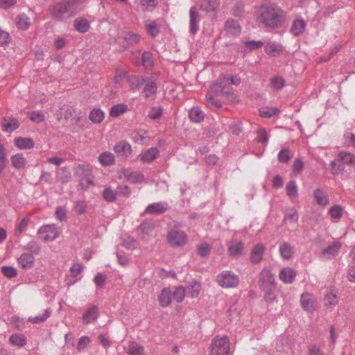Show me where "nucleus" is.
Returning <instances> with one entry per match:
<instances>
[{
	"mask_svg": "<svg viewBox=\"0 0 355 355\" xmlns=\"http://www.w3.org/2000/svg\"><path fill=\"white\" fill-rule=\"evenodd\" d=\"M265 51L267 54L275 56L279 49L278 44L275 42H269L266 44Z\"/></svg>",
	"mask_w": 355,
	"mask_h": 355,
	"instance_id": "052dcab7",
	"label": "nucleus"
},
{
	"mask_svg": "<svg viewBox=\"0 0 355 355\" xmlns=\"http://www.w3.org/2000/svg\"><path fill=\"white\" fill-rule=\"evenodd\" d=\"M105 114L100 109H93L89 114V119L94 123H100L104 119Z\"/></svg>",
	"mask_w": 355,
	"mask_h": 355,
	"instance_id": "a19ab883",
	"label": "nucleus"
},
{
	"mask_svg": "<svg viewBox=\"0 0 355 355\" xmlns=\"http://www.w3.org/2000/svg\"><path fill=\"white\" fill-rule=\"evenodd\" d=\"M137 243L132 236H127L123 239V245L128 250H134L136 248Z\"/></svg>",
	"mask_w": 355,
	"mask_h": 355,
	"instance_id": "69168bd1",
	"label": "nucleus"
},
{
	"mask_svg": "<svg viewBox=\"0 0 355 355\" xmlns=\"http://www.w3.org/2000/svg\"><path fill=\"white\" fill-rule=\"evenodd\" d=\"M125 352L129 355H144V347L136 342H130L125 347Z\"/></svg>",
	"mask_w": 355,
	"mask_h": 355,
	"instance_id": "c756f323",
	"label": "nucleus"
},
{
	"mask_svg": "<svg viewBox=\"0 0 355 355\" xmlns=\"http://www.w3.org/2000/svg\"><path fill=\"white\" fill-rule=\"evenodd\" d=\"M29 223V218L28 217L23 218L19 223L15 234L19 235L24 232H25L27 229L28 225Z\"/></svg>",
	"mask_w": 355,
	"mask_h": 355,
	"instance_id": "4d7b16f0",
	"label": "nucleus"
},
{
	"mask_svg": "<svg viewBox=\"0 0 355 355\" xmlns=\"http://www.w3.org/2000/svg\"><path fill=\"white\" fill-rule=\"evenodd\" d=\"M71 179V172L66 167L58 168L56 170V180L62 183H67Z\"/></svg>",
	"mask_w": 355,
	"mask_h": 355,
	"instance_id": "7c9ffc66",
	"label": "nucleus"
},
{
	"mask_svg": "<svg viewBox=\"0 0 355 355\" xmlns=\"http://www.w3.org/2000/svg\"><path fill=\"white\" fill-rule=\"evenodd\" d=\"M338 297L336 293L332 290L327 291L324 298V303L326 307L335 306L338 303Z\"/></svg>",
	"mask_w": 355,
	"mask_h": 355,
	"instance_id": "c9c22d12",
	"label": "nucleus"
},
{
	"mask_svg": "<svg viewBox=\"0 0 355 355\" xmlns=\"http://www.w3.org/2000/svg\"><path fill=\"white\" fill-rule=\"evenodd\" d=\"M34 257L29 253H24L18 259V263L24 269L31 268L34 265Z\"/></svg>",
	"mask_w": 355,
	"mask_h": 355,
	"instance_id": "b1692460",
	"label": "nucleus"
},
{
	"mask_svg": "<svg viewBox=\"0 0 355 355\" xmlns=\"http://www.w3.org/2000/svg\"><path fill=\"white\" fill-rule=\"evenodd\" d=\"M313 196L316 203L322 207H326L329 204V200L327 194H326L321 189H316L313 192Z\"/></svg>",
	"mask_w": 355,
	"mask_h": 355,
	"instance_id": "bb28decb",
	"label": "nucleus"
},
{
	"mask_svg": "<svg viewBox=\"0 0 355 355\" xmlns=\"http://www.w3.org/2000/svg\"><path fill=\"white\" fill-rule=\"evenodd\" d=\"M210 92L212 94L230 99L234 96L232 87L230 85L229 80L225 76L219 78L210 86Z\"/></svg>",
	"mask_w": 355,
	"mask_h": 355,
	"instance_id": "20e7f679",
	"label": "nucleus"
},
{
	"mask_svg": "<svg viewBox=\"0 0 355 355\" xmlns=\"http://www.w3.org/2000/svg\"><path fill=\"white\" fill-rule=\"evenodd\" d=\"M299 218L298 213L294 207H289L286 209L284 215V220H289L291 223H295Z\"/></svg>",
	"mask_w": 355,
	"mask_h": 355,
	"instance_id": "37998d69",
	"label": "nucleus"
},
{
	"mask_svg": "<svg viewBox=\"0 0 355 355\" xmlns=\"http://www.w3.org/2000/svg\"><path fill=\"white\" fill-rule=\"evenodd\" d=\"M114 150L118 156L128 157L131 154L132 149L130 145L125 141H121L114 146Z\"/></svg>",
	"mask_w": 355,
	"mask_h": 355,
	"instance_id": "4be33fe9",
	"label": "nucleus"
},
{
	"mask_svg": "<svg viewBox=\"0 0 355 355\" xmlns=\"http://www.w3.org/2000/svg\"><path fill=\"white\" fill-rule=\"evenodd\" d=\"M9 340L13 345L23 347L26 343V338L21 334H15L10 336Z\"/></svg>",
	"mask_w": 355,
	"mask_h": 355,
	"instance_id": "f704fd0d",
	"label": "nucleus"
},
{
	"mask_svg": "<svg viewBox=\"0 0 355 355\" xmlns=\"http://www.w3.org/2000/svg\"><path fill=\"white\" fill-rule=\"evenodd\" d=\"M55 217L60 221H65L67 219V213L65 208L61 206H58L56 207L55 210Z\"/></svg>",
	"mask_w": 355,
	"mask_h": 355,
	"instance_id": "13d9d810",
	"label": "nucleus"
},
{
	"mask_svg": "<svg viewBox=\"0 0 355 355\" xmlns=\"http://www.w3.org/2000/svg\"><path fill=\"white\" fill-rule=\"evenodd\" d=\"M10 162L12 167L19 171L24 170L27 165V160L21 153L12 155Z\"/></svg>",
	"mask_w": 355,
	"mask_h": 355,
	"instance_id": "aec40b11",
	"label": "nucleus"
},
{
	"mask_svg": "<svg viewBox=\"0 0 355 355\" xmlns=\"http://www.w3.org/2000/svg\"><path fill=\"white\" fill-rule=\"evenodd\" d=\"M259 15V21L267 28H279L285 23V12L275 4L262 5Z\"/></svg>",
	"mask_w": 355,
	"mask_h": 355,
	"instance_id": "f257e3e1",
	"label": "nucleus"
},
{
	"mask_svg": "<svg viewBox=\"0 0 355 355\" xmlns=\"http://www.w3.org/2000/svg\"><path fill=\"white\" fill-rule=\"evenodd\" d=\"M116 196H118L116 191H113L110 187H106L103 192V199L108 202H114L116 199Z\"/></svg>",
	"mask_w": 355,
	"mask_h": 355,
	"instance_id": "8fccbe9b",
	"label": "nucleus"
},
{
	"mask_svg": "<svg viewBox=\"0 0 355 355\" xmlns=\"http://www.w3.org/2000/svg\"><path fill=\"white\" fill-rule=\"evenodd\" d=\"M52 311L50 308L46 309L42 315L35 317L29 318V321L32 323L39 324L44 322L51 314Z\"/></svg>",
	"mask_w": 355,
	"mask_h": 355,
	"instance_id": "de8ad7c7",
	"label": "nucleus"
},
{
	"mask_svg": "<svg viewBox=\"0 0 355 355\" xmlns=\"http://www.w3.org/2000/svg\"><path fill=\"white\" fill-rule=\"evenodd\" d=\"M99 311L96 306H89L83 315L82 320L84 324H89L97 320Z\"/></svg>",
	"mask_w": 355,
	"mask_h": 355,
	"instance_id": "a211bd4d",
	"label": "nucleus"
},
{
	"mask_svg": "<svg viewBox=\"0 0 355 355\" xmlns=\"http://www.w3.org/2000/svg\"><path fill=\"white\" fill-rule=\"evenodd\" d=\"M219 6L218 0H202L200 8L206 12H216Z\"/></svg>",
	"mask_w": 355,
	"mask_h": 355,
	"instance_id": "a878e982",
	"label": "nucleus"
},
{
	"mask_svg": "<svg viewBox=\"0 0 355 355\" xmlns=\"http://www.w3.org/2000/svg\"><path fill=\"white\" fill-rule=\"evenodd\" d=\"M211 245L207 243H201L197 245V254L200 257H207L209 255Z\"/></svg>",
	"mask_w": 355,
	"mask_h": 355,
	"instance_id": "79ce46f5",
	"label": "nucleus"
},
{
	"mask_svg": "<svg viewBox=\"0 0 355 355\" xmlns=\"http://www.w3.org/2000/svg\"><path fill=\"white\" fill-rule=\"evenodd\" d=\"M128 110V106L125 104H117L112 107L110 111V115L112 117H117Z\"/></svg>",
	"mask_w": 355,
	"mask_h": 355,
	"instance_id": "a18cd8bd",
	"label": "nucleus"
},
{
	"mask_svg": "<svg viewBox=\"0 0 355 355\" xmlns=\"http://www.w3.org/2000/svg\"><path fill=\"white\" fill-rule=\"evenodd\" d=\"M338 157L343 164H355V155L351 153L340 152Z\"/></svg>",
	"mask_w": 355,
	"mask_h": 355,
	"instance_id": "6e6d98bb",
	"label": "nucleus"
},
{
	"mask_svg": "<svg viewBox=\"0 0 355 355\" xmlns=\"http://www.w3.org/2000/svg\"><path fill=\"white\" fill-rule=\"evenodd\" d=\"M41 239L45 242L53 241L60 235V230L55 225H46L40 227L37 232Z\"/></svg>",
	"mask_w": 355,
	"mask_h": 355,
	"instance_id": "1a4fd4ad",
	"label": "nucleus"
},
{
	"mask_svg": "<svg viewBox=\"0 0 355 355\" xmlns=\"http://www.w3.org/2000/svg\"><path fill=\"white\" fill-rule=\"evenodd\" d=\"M172 300L171 291L168 288H164L162 290L158 296L159 305L162 307L168 306Z\"/></svg>",
	"mask_w": 355,
	"mask_h": 355,
	"instance_id": "393cba45",
	"label": "nucleus"
},
{
	"mask_svg": "<svg viewBox=\"0 0 355 355\" xmlns=\"http://www.w3.org/2000/svg\"><path fill=\"white\" fill-rule=\"evenodd\" d=\"M145 26L148 33L153 37H155L159 33V27L157 26L155 21L146 20L145 21Z\"/></svg>",
	"mask_w": 355,
	"mask_h": 355,
	"instance_id": "72a5a7b5",
	"label": "nucleus"
},
{
	"mask_svg": "<svg viewBox=\"0 0 355 355\" xmlns=\"http://www.w3.org/2000/svg\"><path fill=\"white\" fill-rule=\"evenodd\" d=\"M31 24L29 17L24 13H22L17 17V26L19 29L26 30Z\"/></svg>",
	"mask_w": 355,
	"mask_h": 355,
	"instance_id": "58836bf2",
	"label": "nucleus"
},
{
	"mask_svg": "<svg viewBox=\"0 0 355 355\" xmlns=\"http://www.w3.org/2000/svg\"><path fill=\"white\" fill-rule=\"evenodd\" d=\"M230 340L227 336H217L210 345L209 355H229Z\"/></svg>",
	"mask_w": 355,
	"mask_h": 355,
	"instance_id": "39448f33",
	"label": "nucleus"
},
{
	"mask_svg": "<svg viewBox=\"0 0 355 355\" xmlns=\"http://www.w3.org/2000/svg\"><path fill=\"white\" fill-rule=\"evenodd\" d=\"M329 213L332 218H340L342 216L343 210L340 206L336 205L330 208Z\"/></svg>",
	"mask_w": 355,
	"mask_h": 355,
	"instance_id": "774afa93",
	"label": "nucleus"
},
{
	"mask_svg": "<svg viewBox=\"0 0 355 355\" xmlns=\"http://www.w3.org/2000/svg\"><path fill=\"white\" fill-rule=\"evenodd\" d=\"M90 342L91 340L88 336H82L80 338L77 345L78 351L81 352L85 349Z\"/></svg>",
	"mask_w": 355,
	"mask_h": 355,
	"instance_id": "e2e57ef3",
	"label": "nucleus"
},
{
	"mask_svg": "<svg viewBox=\"0 0 355 355\" xmlns=\"http://www.w3.org/2000/svg\"><path fill=\"white\" fill-rule=\"evenodd\" d=\"M227 245L230 256L236 257L243 254L244 243L241 241L237 239L231 240L227 243Z\"/></svg>",
	"mask_w": 355,
	"mask_h": 355,
	"instance_id": "ddd939ff",
	"label": "nucleus"
},
{
	"mask_svg": "<svg viewBox=\"0 0 355 355\" xmlns=\"http://www.w3.org/2000/svg\"><path fill=\"white\" fill-rule=\"evenodd\" d=\"M342 243L338 241H334L322 250L319 258L322 261L331 260L338 256Z\"/></svg>",
	"mask_w": 355,
	"mask_h": 355,
	"instance_id": "6e6552de",
	"label": "nucleus"
},
{
	"mask_svg": "<svg viewBox=\"0 0 355 355\" xmlns=\"http://www.w3.org/2000/svg\"><path fill=\"white\" fill-rule=\"evenodd\" d=\"M172 299L175 300L178 303L181 302L185 296H187V292L185 288L180 286L176 287L175 290L171 292Z\"/></svg>",
	"mask_w": 355,
	"mask_h": 355,
	"instance_id": "ea45409f",
	"label": "nucleus"
},
{
	"mask_svg": "<svg viewBox=\"0 0 355 355\" xmlns=\"http://www.w3.org/2000/svg\"><path fill=\"white\" fill-rule=\"evenodd\" d=\"M225 30L229 35L237 37L241 32V27L237 21L228 19L225 23Z\"/></svg>",
	"mask_w": 355,
	"mask_h": 355,
	"instance_id": "dca6fc26",
	"label": "nucleus"
},
{
	"mask_svg": "<svg viewBox=\"0 0 355 355\" xmlns=\"http://www.w3.org/2000/svg\"><path fill=\"white\" fill-rule=\"evenodd\" d=\"M141 64L146 69L153 67V60L150 52L145 51L141 55Z\"/></svg>",
	"mask_w": 355,
	"mask_h": 355,
	"instance_id": "3c124183",
	"label": "nucleus"
},
{
	"mask_svg": "<svg viewBox=\"0 0 355 355\" xmlns=\"http://www.w3.org/2000/svg\"><path fill=\"white\" fill-rule=\"evenodd\" d=\"M200 21V15L197 11L195 6H193L189 10V26L190 32L195 35L198 31L199 26L198 22Z\"/></svg>",
	"mask_w": 355,
	"mask_h": 355,
	"instance_id": "2eb2a0df",
	"label": "nucleus"
},
{
	"mask_svg": "<svg viewBox=\"0 0 355 355\" xmlns=\"http://www.w3.org/2000/svg\"><path fill=\"white\" fill-rule=\"evenodd\" d=\"M285 85L284 80L279 76L273 77L270 80V86L272 89L279 90Z\"/></svg>",
	"mask_w": 355,
	"mask_h": 355,
	"instance_id": "864d4df0",
	"label": "nucleus"
},
{
	"mask_svg": "<svg viewBox=\"0 0 355 355\" xmlns=\"http://www.w3.org/2000/svg\"><path fill=\"white\" fill-rule=\"evenodd\" d=\"M137 85L144 86V93L146 98H150L157 93V83L152 78H139L137 80Z\"/></svg>",
	"mask_w": 355,
	"mask_h": 355,
	"instance_id": "9d476101",
	"label": "nucleus"
},
{
	"mask_svg": "<svg viewBox=\"0 0 355 355\" xmlns=\"http://www.w3.org/2000/svg\"><path fill=\"white\" fill-rule=\"evenodd\" d=\"M266 252V246L262 243L255 245L250 252V261L252 263H259L263 259V256Z\"/></svg>",
	"mask_w": 355,
	"mask_h": 355,
	"instance_id": "4468645a",
	"label": "nucleus"
},
{
	"mask_svg": "<svg viewBox=\"0 0 355 355\" xmlns=\"http://www.w3.org/2000/svg\"><path fill=\"white\" fill-rule=\"evenodd\" d=\"M100 162L103 166H109L114 163V155L111 153L104 152L98 158Z\"/></svg>",
	"mask_w": 355,
	"mask_h": 355,
	"instance_id": "09e8293b",
	"label": "nucleus"
},
{
	"mask_svg": "<svg viewBox=\"0 0 355 355\" xmlns=\"http://www.w3.org/2000/svg\"><path fill=\"white\" fill-rule=\"evenodd\" d=\"M286 195L290 198H295L298 196L297 186L295 181L291 180L286 185Z\"/></svg>",
	"mask_w": 355,
	"mask_h": 355,
	"instance_id": "e433bc0d",
	"label": "nucleus"
},
{
	"mask_svg": "<svg viewBox=\"0 0 355 355\" xmlns=\"http://www.w3.org/2000/svg\"><path fill=\"white\" fill-rule=\"evenodd\" d=\"M306 23L302 19H297L293 21L291 32L295 36L302 34L305 30Z\"/></svg>",
	"mask_w": 355,
	"mask_h": 355,
	"instance_id": "c85d7f7f",
	"label": "nucleus"
},
{
	"mask_svg": "<svg viewBox=\"0 0 355 355\" xmlns=\"http://www.w3.org/2000/svg\"><path fill=\"white\" fill-rule=\"evenodd\" d=\"M211 92H209V93L206 95V101L208 106H214L217 108H220L222 107V104L218 100H216Z\"/></svg>",
	"mask_w": 355,
	"mask_h": 355,
	"instance_id": "bf43d9fd",
	"label": "nucleus"
},
{
	"mask_svg": "<svg viewBox=\"0 0 355 355\" xmlns=\"http://www.w3.org/2000/svg\"><path fill=\"white\" fill-rule=\"evenodd\" d=\"M153 229V224L151 221L145 220L138 227L137 230L142 234L141 238L145 239V236L148 235Z\"/></svg>",
	"mask_w": 355,
	"mask_h": 355,
	"instance_id": "49530a36",
	"label": "nucleus"
},
{
	"mask_svg": "<svg viewBox=\"0 0 355 355\" xmlns=\"http://www.w3.org/2000/svg\"><path fill=\"white\" fill-rule=\"evenodd\" d=\"M119 178L120 179L124 178L131 183L141 182L144 176L139 172L131 171L128 169H123L120 171Z\"/></svg>",
	"mask_w": 355,
	"mask_h": 355,
	"instance_id": "9b49d317",
	"label": "nucleus"
},
{
	"mask_svg": "<svg viewBox=\"0 0 355 355\" xmlns=\"http://www.w3.org/2000/svg\"><path fill=\"white\" fill-rule=\"evenodd\" d=\"M168 208V205L166 202H155L148 205L145 211L150 214H161L166 212Z\"/></svg>",
	"mask_w": 355,
	"mask_h": 355,
	"instance_id": "f3484780",
	"label": "nucleus"
},
{
	"mask_svg": "<svg viewBox=\"0 0 355 355\" xmlns=\"http://www.w3.org/2000/svg\"><path fill=\"white\" fill-rule=\"evenodd\" d=\"M244 45L250 50H255L261 48L263 46V43L261 41L258 40H249L243 42Z\"/></svg>",
	"mask_w": 355,
	"mask_h": 355,
	"instance_id": "680f3d73",
	"label": "nucleus"
},
{
	"mask_svg": "<svg viewBox=\"0 0 355 355\" xmlns=\"http://www.w3.org/2000/svg\"><path fill=\"white\" fill-rule=\"evenodd\" d=\"M76 29L80 33H85L89 30V24L87 19L77 18L74 20Z\"/></svg>",
	"mask_w": 355,
	"mask_h": 355,
	"instance_id": "c03bdc74",
	"label": "nucleus"
},
{
	"mask_svg": "<svg viewBox=\"0 0 355 355\" xmlns=\"http://www.w3.org/2000/svg\"><path fill=\"white\" fill-rule=\"evenodd\" d=\"M166 240L171 247L180 248L187 243L188 236L182 230L172 229L168 232Z\"/></svg>",
	"mask_w": 355,
	"mask_h": 355,
	"instance_id": "423d86ee",
	"label": "nucleus"
},
{
	"mask_svg": "<svg viewBox=\"0 0 355 355\" xmlns=\"http://www.w3.org/2000/svg\"><path fill=\"white\" fill-rule=\"evenodd\" d=\"M189 118L194 123H200L204 119L205 114L200 107H194L189 112Z\"/></svg>",
	"mask_w": 355,
	"mask_h": 355,
	"instance_id": "2f4dec72",
	"label": "nucleus"
},
{
	"mask_svg": "<svg viewBox=\"0 0 355 355\" xmlns=\"http://www.w3.org/2000/svg\"><path fill=\"white\" fill-rule=\"evenodd\" d=\"M293 155L290 150L288 148L281 150L278 155L277 158L279 162L287 163L292 157Z\"/></svg>",
	"mask_w": 355,
	"mask_h": 355,
	"instance_id": "5fc2aeb1",
	"label": "nucleus"
},
{
	"mask_svg": "<svg viewBox=\"0 0 355 355\" xmlns=\"http://www.w3.org/2000/svg\"><path fill=\"white\" fill-rule=\"evenodd\" d=\"M295 276V271L288 267L283 268L279 274V279L286 284H291L294 281Z\"/></svg>",
	"mask_w": 355,
	"mask_h": 355,
	"instance_id": "5701e85b",
	"label": "nucleus"
},
{
	"mask_svg": "<svg viewBox=\"0 0 355 355\" xmlns=\"http://www.w3.org/2000/svg\"><path fill=\"white\" fill-rule=\"evenodd\" d=\"M121 37L130 46L136 45L140 41V36L132 32H125L123 33Z\"/></svg>",
	"mask_w": 355,
	"mask_h": 355,
	"instance_id": "473e14b6",
	"label": "nucleus"
},
{
	"mask_svg": "<svg viewBox=\"0 0 355 355\" xmlns=\"http://www.w3.org/2000/svg\"><path fill=\"white\" fill-rule=\"evenodd\" d=\"M159 155V150L156 147H153L139 155L140 159L146 164L153 162Z\"/></svg>",
	"mask_w": 355,
	"mask_h": 355,
	"instance_id": "412c9836",
	"label": "nucleus"
},
{
	"mask_svg": "<svg viewBox=\"0 0 355 355\" xmlns=\"http://www.w3.org/2000/svg\"><path fill=\"white\" fill-rule=\"evenodd\" d=\"M257 141L259 143L266 144L268 140V136L265 128H259L257 130Z\"/></svg>",
	"mask_w": 355,
	"mask_h": 355,
	"instance_id": "0e129e2a",
	"label": "nucleus"
},
{
	"mask_svg": "<svg viewBox=\"0 0 355 355\" xmlns=\"http://www.w3.org/2000/svg\"><path fill=\"white\" fill-rule=\"evenodd\" d=\"M300 303L305 311L311 312L315 309L316 300L311 293H304L301 295Z\"/></svg>",
	"mask_w": 355,
	"mask_h": 355,
	"instance_id": "f8f14e48",
	"label": "nucleus"
},
{
	"mask_svg": "<svg viewBox=\"0 0 355 355\" xmlns=\"http://www.w3.org/2000/svg\"><path fill=\"white\" fill-rule=\"evenodd\" d=\"M258 284L260 288L265 293L264 299L267 302H272L276 299L274 291L276 288L274 275L268 267L263 268L259 275Z\"/></svg>",
	"mask_w": 355,
	"mask_h": 355,
	"instance_id": "7ed1b4c3",
	"label": "nucleus"
},
{
	"mask_svg": "<svg viewBox=\"0 0 355 355\" xmlns=\"http://www.w3.org/2000/svg\"><path fill=\"white\" fill-rule=\"evenodd\" d=\"M279 252L282 259L288 260L293 257V247L288 243L284 242L279 245Z\"/></svg>",
	"mask_w": 355,
	"mask_h": 355,
	"instance_id": "cd10ccee",
	"label": "nucleus"
},
{
	"mask_svg": "<svg viewBox=\"0 0 355 355\" xmlns=\"http://www.w3.org/2000/svg\"><path fill=\"white\" fill-rule=\"evenodd\" d=\"M216 281L223 288H235L239 285V277L232 271L224 270L217 276Z\"/></svg>",
	"mask_w": 355,
	"mask_h": 355,
	"instance_id": "0eeeda50",
	"label": "nucleus"
},
{
	"mask_svg": "<svg viewBox=\"0 0 355 355\" xmlns=\"http://www.w3.org/2000/svg\"><path fill=\"white\" fill-rule=\"evenodd\" d=\"M78 10L76 0H62L51 4L48 11L51 17L56 21H64L73 17Z\"/></svg>",
	"mask_w": 355,
	"mask_h": 355,
	"instance_id": "f03ea898",
	"label": "nucleus"
},
{
	"mask_svg": "<svg viewBox=\"0 0 355 355\" xmlns=\"http://www.w3.org/2000/svg\"><path fill=\"white\" fill-rule=\"evenodd\" d=\"M201 288V286L200 283L197 282H193L191 284L187 286L185 288L187 292V296L191 297H196L199 295L200 291Z\"/></svg>",
	"mask_w": 355,
	"mask_h": 355,
	"instance_id": "4c0bfd02",
	"label": "nucleus"
},
{
	"mask_svg": "<svg viewBox=\"0 0 355 355\" xmlns=\"http://www.w3.org/2000/svg\"><path fill=\"white\" fill-rule=\"evenodd\" d=\"M98 339L101 345L105 348H108L111 345L107 333L99 334Z\"/></svg>",
	"mask_w": 355,
	"mask_h": 355,
	"instance_id": "338daca9",
	"label": "nucleus"
},
{
	"mask_svg": "<svg viewBox=\"0 0 355 355\" xmlns=\"http://www.w3.org/2000/svg\"><path fill=\"white\" fill-rule=\"evenodd\" d=\"M14 144L19 150H31L35 146L34 141L29 137H16Z\"/></svg>",
	"mask_w": 355,
	"mask_h": 355,
	"instance_id": "6ab92c4d",
	"label": "nucleus"
},
{
	"mask_svg": "<svg viewBox=\"0 0 355 355\" xmlns=\"http://www.w3.org/2000/svg\"><path fill=\"white\" fill-rule=\"evenodd\" d=\"M259 112L261 117L270 118L279 112V109L277 107H263L259 110Z\"/></svg>",
	"mask_w": 355,
	"mask_h": 355,
	"instance_id": "603ef678",
	"label": "nucleus"
}]
</instances>
